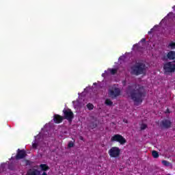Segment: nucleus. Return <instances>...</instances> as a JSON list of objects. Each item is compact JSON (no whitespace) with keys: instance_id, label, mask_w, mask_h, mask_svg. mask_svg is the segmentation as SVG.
Masks as SVG:
<instances>
[{"instance_id":"4","label":"nucleus","mask_w":175,"mask_h":175,"mask_svg":"<svg viewBox=\"0 0 175 175\" xmlns=\"http://www.w3.org/2000/svg\"><path fill=\"white\" fill-rule=\"evenodd\" d=\"M63 113H64V116H63L64 120H68V122L70 123L72 122V121L73 120V118H75V114L73 113L72 110L70 109H64Z\"/></svg>"},{"instance_id":"25","label":"nucleus","mask_w":175,"mask_h":175,"mask_svg":"<svg viewBox=\"0 0 175 175\" xmlns=\"http://www.w3.org/2000/svg\"><path fill=\"white\" fill-rule=\"evenodd\" d=\"M141 43H146V38H142L141 40H140Z\"/></svg>"},{"instance_id":"10","label":"nucleus","mask_w":175,"mask_h":175,"mask_svg":"<svg viewBox=\"0 0 175 175\" xmlns=\"http://www.w3.org/2000/svg\"><path fill=\"white\" fill-rule=\"evenodd\" d=\"M64 121V116H61L58 114H55L53 116V122L55 124H61Z\"/></svg>"},{"instance_id":"8","label":"nucleus","mask_w":175,"mask_h":175,"mask_svg":"<svg viewBox=\"0 0 175 175\" xmlns=\"http://www.w3.org/2000/svg\"><path fill=\"white\" fill-rule=\"evenodd\" d=\"M27 157V152L25 150H17L16 155L15 156V159L18 161L20 159H24Z\"/></svg>"},{"instance_id":"16","label":"nucleus","mask_w":175,"mask_h":175,"mask_svg":"<svg viewBox=\"0 0 175 175\" xmlns=\"http://www.w3.org/2000/svg\"><path fill=\"white\" fill-rule=\"evenodd\" d=\"M105 105L107 106H113V101L110 100V98H107L105 100Z\"/></svg>"},{"instance_id":"15","label":"nucleus","mask_w":175,"mask_h":175,"mask_svg":"<svg viewBox=\"0 0 175 175\" xmlns=\"http://www.w3.org/2000/svg\"><path fill=\"white\" fill-rule=\"evenodd\" d=\"M108 70L109 73H111V75H116V73L118 72V70L117 68H109Z\"/></svg>"},{"instance_id":"23","label":"nucleus","mask_w":175,"mask_h":175,"mask_svg":"<svg viewBox=\"0 0 175 175\" xmlns=\"http://www.w3.org/2000/svg\"><path fill=\"white\" fill-rule=\"evenodd\" d=\"M32 147L33 148H38V144H36V142L33 143Z\"/></svg>"},{"instance_id":"32","label":"nucleus","mask_w":175,"mask_h":175,"mask_svg":"<svg viewBox=\"0 0 175 175\" xmlns=\"http://www.w3.org/2000/svg\"><path fill=\"white\" fill-rule=\"evenodd\" d=\"M104 74L102 75V76H103Z\"/></svg>"},{"instance_id":"26","label":"nucleus","mask_w":175,"mask_h":175,"mask_svg":"<svg viewBox=\"0 0 175 175\" xmlns=\"http://www.w3.org/2000/svg\"><path fill=\"white\" fill-rule=\"evenodd\" d=\"M165 113H170V110L167 108L165 111Z\"/></svg>"},{"instance_id":"7","label":"nucleus","mask_w":175,"mask_h":175,"mask_svg":"<svg viewBox=\"0 0 175 175\" xmlns=\"http://www.w3.org/2000/svg\"><path fill=\"white\" fill-rule=\"evenodd\" d=\"M160 126L162 129H169L172 127V122L170 120L164 119L161 121Z\"/></svg>"},{"instance_id":"3","label":"nucleus","mask_w":175,"mask_h":175,"mask_svg":"<svg viewBox=\"0 0 175 175\" xmlns=\"http://www.w3.org/2000/svg\"><path fill=\"white\" fill-rule=\"evenodd\" d=\"M164 72L165 73H174L175 72V61L168 62L163 66Z\"/></svg>"},{"instance_id":"14","label":"nucleus","mask_w":175,"mask_h":175,"mask_svg":"<svg viewBox=\"0 0 175 175\" xmlns=\"http://www.w3.org/2000/svg\"><path fill=\"white\" fill-rule=\"evenodd\" d=\"M152 157L155 159L159 158V153L157 150H153L152 152Z\"/></svg>"},{"instance_id":"18","label":"nucleus","mask_w":175,"mask_h":175,"mask_svg":"<svg viewBox=\"0 0 175 175\" xmlns=\"http://www.w3.org/2000/svg\"><path fill=\"white\" fill-rule=\"evenodd\" d=\"M168 47H170L171 49V50H174L175 49V42H170L168 45Z\"/></svg>"},{"instance_id":"9","label":"nucleus","mask_w":175,"mask_h":175,"mask_svg":"<svg viewBox=\"0 0 175 175\" xmlns=\"http://www.w3.org/2000/svg\"><path fill=\"white\" fill-rule=\"evenodd\" d=\"M109 94L111 98H117V96H120L121 94V90L119 88H115L114 90H111Z\"/></svg>"},{"instance_id":"11","label":"nucleus","mask_w":175,"mask_h":175,"mask_svg":"<svg viewBox=\"0 0 175 175\" xmlns=\"http://www.w3.org/2000/svg\"><path fill=\"white\" fill-rule=\"evenodd\" d=\"M167 55V58L168 59L170 60H174L175 59V51H171L168 52Z\"/></svg>"},{"instance_id":"2","label":"nucleus","mask_w":175,"mask_h":175,"mask_svg":"<svg viewBox=\"0 0 175 175\" xmlns=\"http://www.w3.org/2000/svg\"><path fill=\"white\" fill-rule=\"evenodd\" d=\"M131 74L134 75L135 76H140L146 72V64L144 62H136L135 65H133L131 67Z\"/></svg>"},{"instance_id":"31","label":"nucleus","mask_w":175,"mask_h":175,"mask_svg":"<svg viewBox=\"0 0 175 175\" xmlns=\"http://www.w3.org/2000/svg\"><path fill=\"white\" fill-rule=\"evenodd\" d=\"M123 83L125 84V81H123Z\"/></svg>"},{"instance_id":"28","label":"nucleus","mask_w":175,"mask_h":175,"mask_svg":"<svg viewBox=\"0 0 175 175\" xmlns=\"http://www.w3.org/2000/svg\"><path fill=\"white\" fill-rule=\"evenodd\" d=\"M79 139L80 140H84V138L82 136L79 137Z\"/></svg>"},{"instance_id":"24","label":"nucleus","mask_w":175,"mask_h":175,"mask_svg":"<svg viewBox=\"0 0 175 175\" xmlns=\"http://www.w3.org/2000/svg\"><path fill=\"white\" fill-rule=\"evenodd\" d=\"M8 169H10V170H13V165H9Z\"/></svg>"},{"instance_id":"20","label":"nucleus","mask_w":175,"mask_h":175,"mask_svg":"<svg viewBox=\"0 0 175 175\" xmlns=\"http://www.w3.org/2000/svg\"><path fill=\"white\" fill-rule=\"evenodd\" d=\"M68 148H72V147H75V143H73V142L70 141L68 143Z\"/></svg>"},{"instance_id":"27","label":"nucleus","mask_w":175,"mask_h":175,"mask_svg":"<svg viewBox=\"0 0 175 175\" xmlns=\"http://www.w3.org/2000/svg\"><path fill=\"white\" fill-rule=\"evenodd\" d=\"M154 29H151L150 31H148V34H151L152 32H153Z\"/></svg>"},{"instance_id":"17","label":"nucleus","mask_w":175,"mask_h":175,"mask_svg":"<svg viewBox=\"0 0 175 175\" xmlns=\"http://www.w3.org/2000/svg\"><path fill=\"white\" fill-rule=\"evenodd\" d=\"M161 163L164 165V166H167V167H169V166H171V163L170 162L166 161V160H163L161 161Z\"/></svg>"},{"instance_id":"22","label":"nucleus","mask_w":175,"mask_h":175,"mask_svg":"<svg viewBox=\"0 0 175 175\" xmlns=\"http://www.w3.org/2000/svg\"><path fill=\"white\" fill-rule=\"evenodd\" d=\"M162 61H167V59H169V58L167 57V55H163L161 57Z\"/></svg>"},{"instance_id":"5","label":"nucleus","mask_w":175,"mask_h":175,"mask_svg":"<svg viewBox=\"0 0 175 175\" xmlns=\"http://www.w3.org/2000/svg\"><path fill=\"white\" fill-rule=\"evenodd\" d=\"M108 154L111 158H117L121 154V149L117 146H113L108 151Z\"/></svg>"},{"instance_id":"30","label":"nucleus","mask_w":175,"mask_h":175,"mask_svg":"<svg viewBox=\"0 0 175 175\" xmlns=\"http://www.w3.org/2000/svg\"><path fill=\"white\" fill-rule=\"evenodd\" d=\"M94 85H96V83H94Z\"/></svg>"},{"instance_id":"1","label":"nucleus","mask_w":175,"mask_h":175,"mask_svg":"<svg viewBox=\"0 0 175 175\" xmlns=\"http://www.w3.org/2000/svg\"><path fill=\"white\" fill-rule=\"evenodd\" d=\"M126 92L134 103H142L143 98L146 97V89L141 85H131L127 87Z\"/></svg>"},{"instance_id":"21","label":"nucleus","mask_w":175,"mask_h":175,"mask_svg":"<svg viewBox=\"0 0 175 175\" xmlns=\"http://www.w3.org/2000/svg\"><path fill=\"white\" fill-rule=\"evenodd\" d=\"M141 131H144V129H146L147 128V124H141Z\"/></svg>"},{"instance_id":"12","label":"nucleus","mask_w":175,"mask_h":175,"mask_svg":"<svg viewBox=\"0 0 175 175\" xmlns=\"http://www.w3.org/2000/svg\"><path fill=\"white\" fill-rule=\"evenodd\" d=\"M40 167L42 172H47V170H50V167L47 165V164H40Z\"/></svg>"},{"instance_id":"29","label":"nucleus","mask_w":175,"mask_h":175,"mask_svg":"<svg viewBox=\"0 0 175 175\" xmlns=\"http://www.w3.org/2000/svg\"><path fill=\"white\" fill-rule=\"evenodd\" d=\"M124 122H126V124H128V120L124 121Z\"/></svg>"},{"instance_id":"13","label":"nucleus","mask_w":175,"mask_h":175,"mask_svg":"<svg viewBox=\"0 0 175 175\" xmlns=\"http://www.w3.org/2000/svg\"><path fill=\"white\" fill-rule=\"evenodd\" d=\"M89 126L92 129H95L98 126V121L96 120L94 122H91Z\"/></svg>"},{"instance_id":"6","label":"nucleus","mask_w":175,"mask_h":175,"mask_svg":"<svg viewBox=\"0 0 175 175\" xmlns=\"http://www.w3.org/2000/svg\"><path fill=\"white\" fill-rule=\"evenodd\" d=\"M111 142H117L118 143H120L121 146H124V144L126 143V139H125V137H124L122 135L116 134L111 137Z\"/></svg>"},{"instance_id":"19","label":"nucleus","mask_w":175,"mask_h":175,"mask_svg":"<svg viewBox=\"0 0 175 175\" xmlns=\"http://www.w3.org/2000/svg\"><path fill=\"white\" fill-rule=\"evenodd\" d=\"M87 107L88 109V110H93L94 109V105H92L91 103H88L87 105Z\"/></svg>"}]
</instances>
